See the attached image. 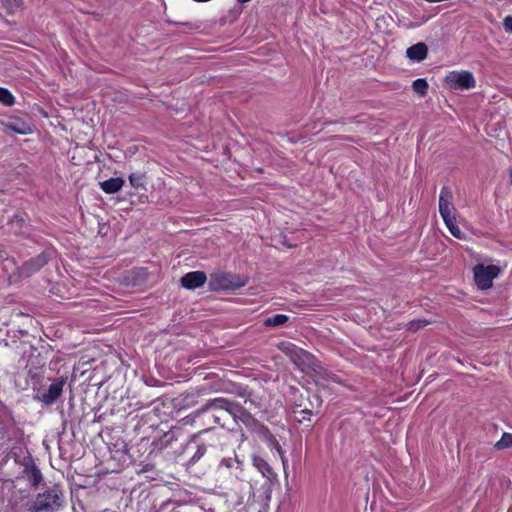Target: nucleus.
I'll return each instance as SVG.
<instances>
[{"label": "nucleus", "mask_w": 512, "mask_h": 512, "mask_svg": "<svg viewBox=\"0 0 512 512\" xmlns=\"http://www.w3.org/2000/svg\"><path fill=\"white\" fill-rule=\"evenodd\" d=\"M439 213L449 232L457 239H464L465 235L456 223L453 193L447 186L441 189L439 195Z\"/></svg>", "instance_id": "f257e3e1"}, {"label": "nucleus", "mask_w": 512, "mask_h": 512, "mask_svg": "<svg viewBox=\"0 0 512 512\" xmlns=\"http://www.w3.org/2000/svg\"><path fill=\"white\" fill-rule=\"evenodd\" d=\"M232 408L233 401L224 397H218L208 401L198 410V413L204 414L208 419H212L214 423L225 427L228 425L229 420L232 419Z\"/></svg>", "instance_id": "f03ea898"}, {"label": "nucleus", "mask_w": 512, "mask_h": 512, "mask_svg": "<svg viewBox=\"0 0 512 512\" xmlns=\"http://www.w3.org/2000/svg\"><path fill=\"white\" fill-rule=\"evenodd\" d=\"M66 382L67 378L63 376L53 378L48 387L35 390L34 400L46 406L53 405L61 397Z\"/></svg>", "instance_id": "7ed1b4c3"}, {"label": "nucleus", "mask_w": 512, "mask_h": 512, "mask_svg": "<svg viewBox=\"0 0 512 512\" xmlns=\"http://www.w3.org/2000/svg\"><path fill=\"white\" fill-rule=\"evenodd\" d=\"M61 506V492L57 487L38 494L32 512H49L57 510Z\"/></svg>", "instance_id": "20e7f679"}, {"label": "nucleus", "mask_w": 512, "mask_h": 512, "mask_svg": "<svg viewBox=\"0 0 512 512\" xmlns=\"http://www.w3.org/2000/svg\"><path fill=\"white\" fill-rule=\"evenodd\" d=\"M278 349L289 357V359L301 370L312 363V354L291 342L284 341L279 343Z\"/></svg>", "instance_id": "39448f33"}, {"label": "nucleus", "mask_w": 512, "mask_h": 512, "mask_svg": "<svg viewBox=\"0 0 512 512\" xmlns=\"http://www.w3.org/2000/svg\"><path fill=\"white\" fill-rule=\"evenodd\" d=\"M499 273L500 269L496 265L477 264L473 268L475 284L481 290L489 289Z\"/></svg>", "instance_id": "423d86ee"}, {"label": "nucleus", "mask_w": 512, "mask_h": 512, "mask_svg": "<svg viewBox=\"0 0 512 512\" xmlns=\"http://www.w3.org/2000/svg\"><path fill=\"white\" fill-rule=\"evenodd\" d=\"M445 82L451 89H472L476 85L473 74L469 71H452L445 77Z\"/></svg>", "instance_id": "0eeeda50"}, {"label": "nucleus", "mask_w": 512, "mask_h": 512, "mask_svg": "<svg viewBox=\"0 0 512 512\" xmlns=\"http://www.w3.org/2000/svg\"><path fill=\"white\" fill-rule=\"evenodd\" d=\"M49 255L47 252H42L35 258L26 261L20 268H18L19 276L30 277L38 272L43 266L48 263Z\"/></svg>", "instance_id": "6e6552de"}, {"label": "nucleus", "mask_w": 512, "mask_h": 512, "mask_svg": "<svg viewBox=\"0 0 512 512\" xmlns=\"http://www.w3.org/2000/svg\"><path fill=\"white\" fill-rule=\"evenodd\" d=\"M232 421L235 424L242 423L246 427H253L256 424V419L238 402L233 401L232 408Z\"/></svg>", "instance_id": "1a4fd4ad"}, {"label": "nucleus", "mask_w": 512, "mask_h": 512, "mask_svg": "<svg viewBox=\"0 0 512 512\" xmlns=\"http://www.w3.org/2000/svg\"><path fill=\"white\" fill-rule=\"evenodd\" d=\"M218 472L221 475L230 474L239 479L242 473V462L236 456L234 458H223L218 465Z\"/></svg>", "instance_id": "9d476101"}, {"label": "nucleus", "mask_w": 512, "mask_h": 512, "mask_svg": "<svg viewBox=\"0 0 512 512\" xmlns=\"http://www.w3.org/2000/svg\"><path fill=\"white\" fill-rule=\"evenodd\" d=\"M207 280L206 274L202 271H192L185 274L180 282L181 285L189 290L202 287Z\"/></svg>", "instance_id": "9b49d317"}, {"label": "nucleus", "mask_w": 512, "mask_h": 512, "mask_svg": "<svg viewBox=\"0 0 512 512\" xmlns=\"http://www.w3.org/2000/svg\"><path fill=\"white\" fill-rule=\"evenodd\" d=\"M428 53V47L425 43L419 42L412 45L406 50V56L415 62H421L426 59Z\"/></svg>", "instance_id": "f8f14e48"}, {"label": "nucleus", "mask_w": 512, "mask_h": 512, "mask_svg": "<svg viewBox=\"0 0 512 512\" xmlns=\"http://www.w3.org/2000/svg\"><path fill=\"white\" fill-rule=\"evenodd\" d=\"M253 466L262 474L263 477L272 480L276 477L271 466L259 455H253Z\"/></svg>", "instance_id": "ddd939ff"}, {"label": "nucleus", "mask_w": 512, "mask_h": 512, "mask_svg": "<svg viewBox=\"0 0 512 512\" xmlns=\"http://www.w3.org/2000/svg\"><path fill=\"white\" fill-rule=\"evenodd\" d=\"M124 179L121 177L110 178L100 182L101 189L107 194L117 193L124 186Z\"/></svg>", "instance_id": "4468645a"}, {"label": "nucleus", "mask_w": 512, "mask_h": 512, "mask_svg": "<svg viewBox=\"0 0 512 512\" xmlns=\"http://www.w3.org/2000/svg\"><path fill=\"white\" fill-rule=\"evenodd\" d=\"M5 129L17 134L26 135L31 132V127L20 119H14L5 124Z\"/></svg>", "instance_id": "2eb2a0df"}, {"label": "nucleus", "mask_w": 512, "mask_h": 512, "mask_svg": "<svg viewBox=\"0 0 512 512\" xmlns=\"http://www.w3.org/2000/svg\"><path fill=\"white\" fill-rule=\"evenodd\" d=\"M289 320V317L285 314H276L272 317H268L264 321V325L266 327H279L287 323Z\"/></svg>", "instance_id": "dca6fc26"}, {"label": "nucleus", "mask_w": 512, "mask_h": 512, "mask_svg": "<svg viewBox=\"0 0 512 512\" xmlns=\"http://www.w3.org/2000/svg\"><path fill=\"white\" fill-rule=\"evenodd\" d=\"M216 279L212 278L211 279V286L213 289H227V288H230V287H241L243 286L245 283H232L230 280H229V276L227 275H223L221 277V283L219 284H216L215 283Z\"/></svg>", "instance_id": "f3484780"}, {"label": "nucleus", "mask_w": 512, "mask_h": 512, "mask_svg": "<svg viewBox=\"0 0 512 512\" xmlns=\"http://www.w3.org/2000/svg\"><path fill=\"white\" fill-rule=\"evenodd\" d=\"M412 88L414 92L419 94L420 96H425L428 92V83L424 78H418L413 81Z\"/></svg>", "instance_id": "a211bd4d"}, {"label": "nucleus", "mask_w": 512, "mask_h": 512, "mask_svg": "<svg viewBox=\"0 0 512 512\" xmlns=\"http://www.w3.org/2000/svg\"><path fill=\"white\" fill-rule=\"evenodd\" d=\"M129 182L135 189H141L145 187V175L143 173H131L129 175Z\"/></svg>", "instance_id": "6ab92c4d"}, {"label": "nucleus", "mask_w": 512, "mask_h": 512, "mask_svg": "<svg viewBox=\"0 0 512 512\" xmlns=\"http://www.w3.org/2000/svg\"><path fill=\"white\" fill-rule=\"evenodd\" d=\"M269 442H270L271 447H273L277 451V453L279 454L281 462H282V465H283V468H284V471H286V466H287L288 461H287L285 453L282 450L279 442L272 435L269 436Z\"/></svg>", "instance_id": "aec40b11"}, {"label": "nucleus", "mask_w": 512, "mask_h": 512, "mask_svg": "<svg viewBox=\"0 0 512 512\" xmlns=\"http://www.w3.org/2000/svg\"><path fill=\"white\" fill-rule=\"evenodd\" d=\"M0 103L5 106H12L15 103V97L8 89L3 87H0Z\"/></svg>", "instance_id": "412c9836"}, {"label": "nucleus", "mask_w": 512, "mask_h": 512, "mask_svg": "<svg viewBox=\"0 0 512 512\" xmlns=\"http://www.w3.org/2000/svg\"><path fill=\"white\" fill-rule=\"evenodd\" d=\"M497 449H505L512 447V434L504 433L501 439L495 444Z\"/></svg>", "instance_id": "4be33fe9"}, {"label": "nucleus", "mask_w": 512, "mask_h": 512, "mask_svg": "<svg viewBox=\"0 0 512 512\" xmlns=\"http://www.w3.org/2000/svg\"><path fill=\"white\" fill-rule=\"evenodd\" d=\"M206 451H207V448L204 444L198 445L195 453L193 454V456L190 459V463L194 464L197 461H199L205 455Z\"/></svg>", "instance_id": "5701e85b"}, {"label": "nucleus", "mask_w": 512, "mask_h": 512, "mask_svg": "<svg viewBox=\"0 0 512 512\" xmlns=\"http://www.w3.org/2000/svg\"><path fill=\"white\" fill-rule=\"evenodd\" d=\"M243 398H244V403L245 404H249V408L251 409L253 406L255 408H259L260 407V402L254 398H252V395L251 393H248L247 395L246 394H242L241 395Z\"/></svg>", "instance_id": "b1692460"}, {"label": "nucleus", "mask_w": 512, "mask_h": 512, "mask_svg": "<svg viewBox=\"0 0 512 512\" xmlns=\"http://www.w3.org/2000/svg\"><path fill=\"white\" fill-rule=\"evenodd\" d=\"M427 324H428V322L426 320L412 321L408 324V329L411 331H417L420 328L426 326Z\"/></svg>", "instance_id": "393cba45"}, {"label": "nucleus", "mask_w": 512, "mask_h": 512, "mask_svg": "<svg viewBox=\"0 0 512 512\" xmlns=\"http://www.w3.org/2000/svg\"><path fill=\"white\" fill-rule=\"evenodd\" d=\"M503 27L507 32L512 33V16H506L504 18Z\"/></svg>", "instance_id": "a878e982"}, {"label": "nucleus", "mask_w": 512, "mask_h": 512, "mask_svg": "<svg viewBox=\"0 0 512 512\" xmlns=\"http://www.w3.org/2000/svg\"><path fill=\"white\" fill-rule=\"evenodd\" d=\"M238 486H239V489L241 492H244L245 490H250L251 489V486L248 482H244V481H238Z\"/></svg>", "instance_id": "bb28decb"}, {"label": "nucleus", "mask_w": 512, "mask_h": 512, "mask_svg": "<svg viewBox=\"0 0 512 512\" xmlns=\"http://www.w3.org/2000/svg\"><path fill=\"white\" fill-rule=\"evenodd\" d=\"M34 479L36 482L40 481L41 479V474L38 470L34 471Z\"/></svg>", "instance_id": "cd10ccee"}, {"label": "nucleus", "mask_w": 512, "mask_h": 512, "mask_svg": "<svg viewBox=\"0 0 512 512\" xmlns=\"http://www.w3.org/2000/svg\"><path fill=\"white\" fill-rule=\"evenodd\" d=\"M239 3H246V2H249L250 0H237Z\"/></svg>", "instance_id": "c85d7f7f"}, {"label": "nucleus", "mask_w": 512, "mask_h": 512, "mask_svg": "<svg viewBox=\"0 0 512 512\" xmlns=\"http://www.w3.org/2000/svg\"><path fill=\"white\" fill-rule=\"evenodd\" d=\"M243 502V496L239 497L238 504Z\"/></svg>", "instance_id": "c756f323"}, {"label": "nucleus", "mask_w": 512, "mask_h": 512, "mask_svg": "<svg viewBox=\"0 0 512 512\" xmlns=\"http://www.w3.org/2000/svg\"><path fill=\"white\" fill-rule=\"evenodd\" d=\"M510 183L512 184V170L510 171Z\"/></svg>", "instance_id": "7c9ffc66"}]
</instances>
